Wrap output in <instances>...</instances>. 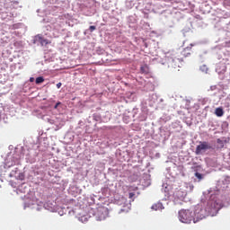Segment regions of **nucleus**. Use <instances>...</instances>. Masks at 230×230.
<instances>
[{"label":"nucleus","mask_w":230,"mask_h":230,"mask_svg":"<svg viewBox=\"0 0 230 230\" xmlns=\"http://www.w3.org/2000/svg\"><path fill=\"white\" fill-rule=\"evenodd\" d=\"M165 60L168 67H171L172 69H177V67H180V64L181 62L175 52L167 55L165 57Z\"/></svg>","instance_id":"1"},{"label":"nucleus","mask_w":230,"mask_h":230,"mask_svg":"<svg viewBox=\"0 0 230 230\" xmlns=\"http://www.w3.org/2000/svg\"><path fill=\"white\" fill-rule=\"evenodd\" d=\"M58 105H60V102H58V103L54 106V109H58Z\"/></svg>","instance_id":"15"},{"label":"nucleus","mask_w":230,"mask_h":230,"mask_svg":"<svg viewBox=\"0 0 230 230\" xmlns=\"http://www.w3.org/2000/svg\"><path fill=\"white\" fill-rule=\"evenodd\" d=\"M81 12H85L87 8H91V0H84L83 4H79Z\"/></svg>","instance_id":"5"},{"label":"nucleus","mask_w":230,"mask_h":230,"mask_svg":"<svg viewBox=\"0 0 230 230\" xmlns=\"http://www.w3.org/2000/svg\"><path fill=\"white\" fill-rule=\"evenodd\" d=\"M191 48H193V44H190L189 47L184 48L181 52H175L178 57V60L181 62L184 58H188V57H191Z\"/></svg>","instance_id":"3"},{"label":"nucleus","mask_w":230,"mask_h":230,"mask_svg":"<svg viewBox=\"0 0 230 230\" xmlns=\"http://www.w3.org/2000/svg\"><path fill=\"white\" fill-rule=\"evenodd\" d=\"M152 209L155 211H161V209H164V208L163 207V203L158 202L152 206Z\"/></svg>","instance_id":"7"},{"label":"nucleus","mask_w":230,"mask_h":230,"mask_svg":"<svg viewBox=\"0 0 230 230\" xmlns=\"http://www.w3.org/2000/svg\"><path fill=\"white\" fill-rule=\"evenodd\" d=\"M89 30H90L91 33H93V31H94V30H96V26L91 25V26L89 27Z\"/></svg>","instance_id":"12"},{"label":"nucleus","mask_w":230,"mask_h":230,"mask_svg":"<svg viewBox=\"0 0 230 230\" xmlns=\"http://www.w3.org/2000/svg\"><path fill=\"white\" fill-rule=\"evenodd\" d=\"M206 150H211V146L208 142H200L199 145L197 146L195 154L196 155H200L206 152Z\"/></svg>","instance_id":"4"},{"label":"nucleus","mask_w":230,"mask_h":230,"mask_svg":"<svg viewBox=\"0 0 230 230\" xmlns=\"http://www.w3.org/2000/svg\"><path fill=\"white\" fill-rule=\"evenodd\" d=\"M215 114L216 116H217V118H222V116H224V109L222 108H217L215 111Z\"/></svg>","instance_id":"8"},{"label":"nucleus","mask_w":230,"mask_h":230,"mask_svg":"<svg viewBox=\"0 0 230 230\" xmlns=\"http://www.w3.org/2000/svg\"><path fill=\"white\" fill-rule=\"evenodd\" d=\"M178 193H182V191H181V190H178Z\"/></svg>","instance_id":"18"},{"label":"nucleus","mask_w":230,"mask_h":230,"mask_svg":"<svg viewBox=\"0 0 230 230\" xmlns=\"http://www.w3.org/2000/svg\"><path fill=\"white\" fill-rule=\"evenodd\" d=\"M195 177H197V179H199V181H202V175L200 174V172H196Z\"/></svg>","instance_id":"11"},{"label":"nucleus","mask_w":230,"mask_h":230,"mask_svg":"<svg viewBox=\"0 0 230 230\" xmlns=\"http://www.w3.org/2000/svg\"><path fill=\"white\" fill-rule=\"evenodd\" d=\"M36 40L40 42L41 46H48V44H49V41L40 35L36 36Z\"/></svg>","instance_id":"6"},{"label":"nucleus","mask_w":230,"mask_h":230,"mask_svg":"<svg viewBox=\"0 0 230 230\" xmlns=\"http://www.w3.org/2000/svg\"><path fill=\"white\" fill-rule=\"evenodd\" d=\"M179 220L180 222H182V224H191V220H193V212L188 209L180 210Z\"/></svg>","instance_id":"2"},{"label":"nucleus","mask_w":230,"mask_h":230,"mask_svg":"<svg viewBox=\"0 0 230 230\" xmlns=\"http://www.w3.org/2000/svg\"><path fill=\"white\" fill-rule=\"evenodd\" d=\"M57 87H58V89H60L62 87V83H58Z\"/></svg>","instance_id":"14"},{"label":"nucleus","mask_w":230,"mask_h":230,"mask_svg":"<svg viewBox=\"0 0 230 230\" xmlns=\"http://www.w3.org/2000/svg\"><path fill=\"white\" fill-rule=\"evenodd\" d=\"M134 197H136V193H134V192H129V194H128V199H134Z\"/></svg>","instance_id":"13"},{"label":"nucleus","mask_w":230,"mask_h":230,"mask_svg":"<svg viewBox=\"0 0 230 230\" xmlns=\"http://www.w3.org/2000/svg\"><path fill=\"white\" fill-rule=\"evenodd\" d=\"M43 82H44V77L40 76V77H37V78H36V84H42Z\"/></svg>","instance_id":"10"},{"label":"nucleus","mask_w":230,"mask_h":230,"mask_svg":"<svg viewBox=\"0 0 230 230\" xmlns=\"http://www.w3.org/2000/svg\"><path fill=\"white\" fill-rule=\"evenodd\" d=\"M34 80H35V78H33V77L30 78V82H34Z\"/></svg>","instance_id":"17"},{"label":"nucleus","mask_w":230,"mask_h":230,"mask_svg":"<svg viewBox=\"0 0 230 230\" xmlns=\"http://www.w3.org/2000/svg\"><path fill=\"white\" fill-rule=\"evenodd\" d=\"M162 1H164V3H172V1L173 0H162Z\"/></svg>","instance_id":"16"},{"label":"nucleus","mask_w":230,"mask_h":230,"mask_svg":"<svg viewBox=\"0 0 230 230\" xmlns=\"http://www.w3.org/2000/svg\"><path fill=\"white\" fill-rule=\"evenodd\" d=\"M140 71H141V73H143L144 75H148V73H149V68H148V66H141L140 67Z\"/></svg>","instance_id":"9"}]
</instances>
